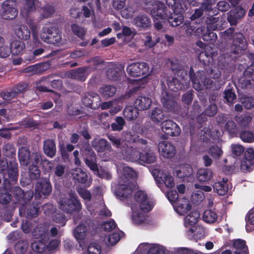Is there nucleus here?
<instances>
[{
  "mask_svg": "<svg viewBox=\"0 0 254 254\" xmlns=\"http://www.w3.org/2000/svg\"><path fill=\"white\" fill-rule=\"evenodd\" d=\"M134 24L140 29H145L150 26L151 21L149 17L145 15H139L133 19Z\"/></svg>",
  "mask_w": 254,
  "mask_h": 254,
  "instance_id": "obj_33",
  "label": "nucleus"
},
{
  "mask_svg": "<svg viewBox=\"0 0 254 254\" xmlns=\"http://www.w3.org/2000/svg\"><path fill=\"white\" fill-rule=\"evenodd\" d=\"M124 155L126 158V159L131 161H135L139 160V153L136 149L133 147H127Z\"/></svg>",
  "mask_w": 254,
  "mask_h": 254,
  "instance_id": "obj_45",
  "label": "nucleus"
},
{
  "mask_svg": "<svg viewBox=\"0 0 254 254\" xmlns=\"http://www.w3.org/2000/svg\"><path fill=\"white\" fill-rule=\"evenodd\" d=\"M86 254H100L101 253V247L95 243L90 244L87 249Z\"/></svg>",
  "mask_w": 254,
  "mask_h": 254,
  "instance_id": "obj_64",
  "label": "nucleus"
},
{
  "mask_svg": "<svg viewBox=\"0 0 254 254\" xmlns=\"http://www.w3.org/2000/svg\"><path fill=\"white\" fill-rule=\"evenodd\" d=\"M158 149L161 156L166 158L173 157L176 153L175 146L166 141H162L159 143Z\"/></svg>",
  "mask_w": 254,
  "mask_h": 254,
  "instance_id": "obj_13",
  "label": "nucleus"
},
{
  "mask_svg": "<svg viewBox=\"0 0 254 254\" xmlns=\"http://www.w3.org/2000/svg\"><path fill=\"white\" fill-rule=\"evenodd\" d=\"M123 115L127 120H134L138 116V110L135 106H127L123 111Z\"/></svg>",
  "mask_w": 254,
  "mask_h": 254,
  "instance_id": "obj_37",
  "label": "nucleus"
},
{
  "mask_svg": "<svg viewBox=\"0 0 254 254\" xmlns=\"http://www.w3.org/2000/svg\"><path fill=\"white\" fill-rule=\"evenodd\" d=\"M147 254H165V250L162 246L152 244L149 246Z\"/></svg>",
  "mask_w": 254,
  "mask_h": 254,
  "instance_id": "obj_56",
  "label": "nucleus"
},
{
  "mask_svg": "<svg viewBox=\"0 0 254 254\" xmlns=\"http://www.w3.org/2000/svg\"><path fill=\"white\" fill-rule=\"evenodd\" d=\"M124 70L123 64H111L107 70V76L111 80H117L123 73Z\"/></svg>",
  "mask_w": 254,
  "mask_h": 254,
  "instance_id": "obj_16",
  "label": "nucleus"
},
{
  "mask_svg": "<svg viewBox=\"0 0 254 254\" xmlns=\"http://www.w3.org/2000/svg\"><path fill=\"white\" fill-rule=\"evenodd\" d=\"M130 141L136 143L138 146L140 147L142 149H145V152H140L139 160L143 162L146 163H152L156 160V157L154 153L150 147L147 145V141L143 139L140 138L138 135H132L130 138Z\"/></svg>",
  "mask_w": 254,
  "mask_h": 254,
  "instance_id": "obj_3",
  "label": "nucleus"
},
{
  "mask_svg": "<svg viewBox=\"0 0 254 254\" xmlns=\"http://www.w3.org/2000/svg\"><path fill=\"white\" fill-rule=\"evenodd\" d=\"M236 120L240 127L246 128L249 127L252 121V117L249 115H241L236 117Z\"/></svg>",
  "mask_w": 254,
  "mask_h": 254,
  "instance_id": "obj_44",
  "label": "nucleus"
},
{
  "mask_svg": "<svg viewBox=\"0 0 254 254\" xmlns=\"http://www.w3.org/2000/svg\"><path fill=\"white\" fill-rule=\"evenodd\" d=\"M100 96L94 92L86 93L82 98V102L85 106L94 109L100 107Z\"/></svg>",
  "mask_w": 254,
  "mask_h": 254,
  "instance_id": "obj_15",
  "label": "nucleus"
},
{
  "mask_svg": "<svg viewBox=\"0 0 254 254\" xmlns=\"http://www.w3.org/2000/svg\"><path fill=\"white\" fill-rule=\"evenodd\" d=\"M190 76L192 82L193 87L196 90H201L203 87L206 89H210L213 86V80L206 77L203 71H199L194 74L192 69L190 68Z\"/></svg>",
  "mask_w": 254,
  "mask_h": 254,
  "instance_id": "obj_4",
  "label": "nucleus"
},
{
  "mask_svg": "<svg viewBox=\"0 0 254 254\" xmlns=\"http://www.w3.org/2000/svg\"><path fill=\"white\" fill-rule=\"evenodd\" d=\"M116 88L110 85H105L99 89L100 94L106 99L113 97L116 94Z\"/></svg>",
  "mask_w": 254,
  "mask_h": 254,
  "instance_id": "obj_43",
  "label": "nucleus"
},
{
  "mask_svg": "<svg viewBox=\"0 0 254 254\" xmlns=\"http://www.w3.org/2000/svg\"><path fill=\"white\" fill-rule=\"evenodd\" d=\"M83 155L84 161L87 166L93 172H98L95 153L94 151H91V154H84Z\"/></svg>",
  "mask_w": 254,
  "mask_h": 254,
  "instance_id": "obj_35",
  "label": "nucleus"
},
{
  "mask_svg": "<svg viewBox=\"0 0 254 254\" xmlns=\"http://www.w3.org/2000/svg\"><path fill=\"white\" fill-rule=\"evenodd\" d=\"M55 12V9L52 5L47 4L40 9L42 18H47L52 16Z\"/></svg>",
  "mask_w": 254,
  "mask_h": 254,
  "instance_id": "obj_53",
  "label": "nucleus"
},
{
  "mask_svg": "<svg viewBox=\"0 0 254 254\" xmlns=\"http://www.w3.org/2000/svg\"><path fill=\"white\" fill-rule=\"evenodd\" d=\"M13 32L16 36L21 41H26L30 37L31 32L25 25H16L14 28Z\"/></svg>",
  "mask_w": 254,
  "mask_h": 254,
  "instance_id": "obj_21",
  "label": "nucleus"
},
{
  "mask_svg": "<svg viewBox=\"0 0 254 254\" xmlns=\"http://www.w3.org/2000/svg\"><path fill=\"white\" fill-rule=\"evenodd\" d=\"M219 18L218 17H215L214 16H208L205 20V22L207 25V29L208 30H220L221 29V27L223 28L222 26H221L220 27L218 26V24L217 22L218 21ZM222 25H224L226 24V22L225 20L223 21L222 23Z\"/></svg>",
  "mask_w": 254,
  "mask_h": 254,
  "instance_id": "obj_32",
  "label": "nucleus"
},
{
  "mask_svg": "<svg viewBox=\"0 0 254 254\" xmlns=\"http://www.w3.org/2000/svg\"><path fill=\"white\" fill-rule=\"evenodd\" d=\"M35 0H26L21 8V12L23 14H27L28 12L34 11L35 9Z\"/></svg>",
  "mask_w": 254,
  "mask_h": 254,
  "instance_id": "obj_55",
  "label": "nucleus"
},
{
  "mask_svg": "<svg viewBox=\"0 0 254 254\" xmlns=\"http://www.w3.org/2000/svg\"><path fill=\"white\" fill-rule=\"evenodd\" d=\"M159 38L158 37L155 39L153 40L150 34H147L145 36V39H144V44L146 47L151 48L155 46L157 43L159 42Z\"/></svg>",
  "mask_w": 254,
  "mask_h": 254,
  "instance_id": "obj_59",
  "label": "nucleus"
},
{
  "mask_svg": "<svg viewBox=\"0 0 254 254\" xmlns=\"http://www.w3.org/2000/svg\"><path fill=\"white\" fill-rule=\"evenodd\" d=\"M49 67V64H48L43 63L29 66L24 69V72L32 74H40L46 70Z\"/></svg>",
  "mask_w": 254,
  "mask_h": 254,
  "instance_id": "obj_30",
  "label": "nucleus"
},
{
  "mask_svg": "<svg viewBox=\"0 0 254 254\" xmlns=\"http://www.w3.org/2000/svg\"><path fill=\"white\" fill-rule=\"evenodd\" d=\"M151 104L152 100L150 98L145 96H139L134 101V106L138 111H144L149 109Z\"/></svg>",
  "mask_w": 254,
  "mask_h": 254,
  "instance_id": "obj_24",
  "label": "nucleus"
},
{
  "mask_svg": "<svg viewBox=\"0 0 254 254\" xmlns=\"http://www.w3.org/2000/svg\"><path fill=\"white\" fill-rule=\"evenodd\" d=\"M27 87L26 83H22L14 86L10 91L2 93L1 96L4 100H9L15 97L18 93L24 92Z\"/></svg>",
  "mask_w": 254,
  "mask_h": 254,
  "instance_id": "obj_22",
  "label": "nucleus"
},
{
  "mask_svg": "<svg viewBox=\"0 0 254 254\" xmlns=\"http://www.w3.org/2000/svg\"><path fill=\"white\" fill-rule=\"evenodd\" d=\"M134 202L131 204V206L136 207L137 209L141 211L148 212L153 207V202L149 199L146 193L143 191L138 190L134 195Z\"/></svg>",
  "mask_w": 254,
  "mask_h": 254,
  "instance_id": "obj_5",
  "label": "nucleus"
},
{
  "mask_svg": "<svg viewBox=\"0 0 254 254\" xmlns=\"http://www.w3.org/2000/svg\"><path fill=\"white\" fill-rule=\"evenodd\" d=\"M174 13L168 15L167 20L172 26H177L180 25L183 21L184 16L182 13L184 12V8L183 7V11L181 12H177L174 9H172Z\"/></svg>",
  "mask_w": 254,
  "mask_h": 254,
  "instance_id": "obj_36",
  "label": "nucleus"
},
{
  "mask_svg": "<svg viewBox=\"0 0 254 254\" xmlns=\"http://www.w3.org/2000/svg\"><path fill=\"white\" fill-rule=\"evenodd\" d=\"M150 119L155 123H159L165 118V114L161 108H154L151 111Z\"/></svg>",
  "mask_w": 254,
  "mask_h": 254,
  "instance_id": "obj_38",
  "label": "nucleus"
},
{
  "mask_svg": "<svg viewBox=\"0 0 254 254\" xmlns=\"http://www.w3.org/2000/svg\"><path fill=\"white\" fill-rule=\"evenodd\" d=\"M132 210L131 219L133 223L141 225L147 222V215L146 212L141 211L136 207L130 206Z\"/></svg>",
  "mask_w": 254,
  "mask_h": 254,
  "instance_id": "obj_19",
  "label": "nucleus"
},
{
  "mask_svg": "<svg viewBox=\"0 0 254 254\" xmlns=\"http://www.w3.org/2000/svg\"><path fill=\"white\" fill-rule=\"evenodd\" d=\"M28 248V243L26 241L18 242L15 246V252L17 254H24Z\"/></svg>",
  "mask_w": 254,
  "mask_h": 254,
  "instance_id": "obj_57",
  "label": "nucleus"
},
{
  "mask_svg": "<svg viewBox=\"0 0 254 254\" xmlns=\"http://www.w3.org/2000/svg\"><path fill=\"white\" fill-rule=\"evenodd\" d=\"M29 176L31 179H38L40 176V171L37 165H30L29 167Z\"/></svg>",
  "mask_w": 254,
  "mask_h": 254,
  "instance_id": "obj_61",
  "label": "nucleus"
},
{
  "mask_svg": "<svg viewBox=\"0 0 254 254\" xmlns=\"http://www.w3.org/2000/svg\"><path fill=\"white\" fill-rule=\"evenodd\" d=\"M162 130L167 135L170 136H178L180 134V127L173 121L167 120L161 123Z\"/></svg>",
  "mask_w": 254,
  "mask_h": 254,
  "instance_id": "obj_12",
  "label": "nucleus"
},
{
  "mask_svg": "<svg viewBox=\"0 0 254 254\" xmlns=\"http://www.w3.org/2000/svg\"><path fill=\"white\" fill-rule=\"evenodd\" d=\"M189 232L193 234L192 237L195 240L201 239L205 236L204 228L199 225L191 227L189 230Z\"/></svg>",
  "mask_w": 254,
  "mask_h": 254,
  "instance_id": "obj_47",
  "label": "nucleus"
},
{
  "mask_svg": "<svg viewBox=\"0 0 254 254\" xmlns=\"http://www.w3.org/2000/svg\"><path fill=\"white\" fill-rule=\"evenodd\" d=\"M48 241L41 240L35 241L31 244L32 249L37 253H43L46 247L47 246V243Z\"/></svg>",
  "mask_w": 254,
  "mask_h": 254,
  "instance_id": "obj_48",
  "label": "nucleus"
},
{
  "mask_svg": "<svg viewBox=\"0 0 254 254\" xmlns=\"http://www.w3.org/2000/svg\"><path fill=\"white\" fill-rule=\"evenodd\" d=\"M126 70L127 73L133 77L146 76L149 73V65L144 62L130 64L127 66Z\"/></svg>",
  "mask_w": 254,
  "mask_h": 254,
  "instance_id": "obj_7",
  "label": "nucleus"
},
{
  "mask_svg": "<svg viewBox=\"0 0 254 254\" xmlns=\"http://www.w3.org/2000/svg\"><path fill=\"white\" fill-rule=\"evenodd\" d=\"M203 221L208 224L214 223L217 219L216 212L212 210H206L202 215Z\"/></svg>",
  "mask_w": 254,
  "mask_h": 254,
  "instance_id": "obj_46",
  "label": "nucleus"
},
{
  "mask_svg": "<svg viewBox=\"0 0 254 254\" xmlns=\"http://www.w3.org/2000/svg\"><path fill=\"white\" fill-rule=\"evenodd\" d=\"M232 251L234 254H249L248 248L246 242L242 239H236L233 241Z\"/></svg>",
  "mask_w": 254,
  "mask_h": 254,
  "instance_id": "obj_23",
  "label": "nucleus"
},
{
  "mask_svg": "<svg viewBox=\"0 0 254 254\" xmlns=\"http://www.w3.org/2000/svg\"><path fill=\"white\" fill-rule=\"evenodd\" d=\"M11 53L14 55L22 54L25 49V44L22 41L14 40L10 44Z\"/></svg>",
  "mask_w": 254,
  "mask_h": 254,
  "instance_id": "obj_34",
  "label": "nucleus"
},
{
  "mask_svg": "<svg viewBox=\"0 0 254 254\" xmlns=\"http://www.w3.org/2000/svg\"><path fill=\"white\" fill-rule=\"evenodd\" d=\"M71 28L72 32L75 35L82 39L83 38L86 33V30L84 28L77 24H73L71 26Z\"/></svg>",
  "mask_w": 254,
  "mask_h": 254,
  "instance_id": "obj_58",
  "label": "nucleus"
},
{
  "mask_svg": "<svg viewBox=\"0 0 254 254\" xmlns=\"http://www.w3.org/2000/svg\"><path fill=\"white\" fill-rule=\"evenodd\" d=\"M32 236L35 239L40 238L42 240L49 241L48 228L42 224L38 225L32 232Z\"/></svg>",
  "mask_w": 254,
  "mask_h": 254,
  "instance_id": "obj_20",
  "label": "nucleus"
},
{
  "mask_svg": "<svg viewBox=\"0 0 254 254\" xmlns=\"http://www.w3.org/2000/svg\"><path fill=\"white\" fill-rule=\"evenodd\" d=\"M233 42L231 51L234 54H239L246 49L247 44L244 35L241 33H236L233 35Z\"/></svg>",
  "mask_w": 254,
  "mask_h": 254,
  "instance_id": "obj_10",
  "label": "nucleus"
},
{
  "mask_svg": "<svg viewBox=\"0 0 254 254\" xmlns=\"http://www.w3.org/2000/svg\"><path fill=\"white\" fill-rule=\"evenodd\" d=\"M153 4L158 6H166L167 3L169 6H171L172 9H174L177 12L183 11V5L180 3H177L176 0H157L156 3L152 2Z\"/></svg>",
  "mask_w": 254,
  "mask_h": 254,
  "instance_id": "obj_29",
  "label": "nucleus"
},
{
  "mask_svg": "<svg viewBox=\"0 0 254 254\" xmlns=\"http://www.w3.org/2000/svg\"><path fill=\"white\" fill-rule=\"evenodd\" d=\"M90 71L91 68L89 67H80L67 72L66 76L68 78L84 81Z\"/></svg>",
  "mask_w": 254,
  "mask_h": 254,
  "instance_id": "obj_17",
  "label": "nucleus"
},
{
  "mask_svg": "<svg viewBox=\"0 0 254 254\" xmlns=\"http://www.w3.org/2000/svg\"><path fill=\"white\" fill-rule=\"evenodd\" d=\"M213 175L211 170L208 168L199 169L197 172V178L200 182H204L210 180Z\"/></svg>",
  "mask_w": 254,
  "mask_h": 254,
  "instance_id": "obj_40",
  "label": "nucleus"
},
{
  "mask_svg": "<svg viewBox=\"0 0 254 254\" xmlns=\"http://www.w3.org/2000/svg\"><path fill=\"white\" fill-rule=\"evenodd\" d=\"M161 102L164 107L169 110H173L176 106V102L174 96L164 91L162 94Z\"/></svg>",
  "mask_w": 254,
  "mask_h": 254,
  "instance_id": "obj_25",
  "label": "nucleus"
},
{
  "mask_svg": "<svg viewBox=\"0 0 254 254\" xmlns=\"http://www.w3.org/2000/svg\"><path fill=\"white\" fill-rule=\"evenodd\" d=\"M200 218V214L197 211H193L190 213L185 218V225L186 226L195 225Z\"/></svg>",
  "mask_w": 254,
  "mask_h": 254,
  "instance_id": "obj_42",
  "label": "nucleus"
},
{
  "mask_svg": "<svg viewBox=\"0 0 254 254\" xmlns=\"http://www.w3.org/2000/svg\"><path fill=\"white\" fill-rule=\"evenodd\" d=\"M146 9L149 11L152 17L156 20H166L168 13L166 6H158L153 4L150 1L146 2Z\"/></svg>",
  "mask_w": 254,
  "mask_h": 254,
  "instance_id": "obj_8",
  "label": "nucleus"
},
{
  "mask_svg": "<svg viewBox=\"0 0 254 254\" xmlns=\"http://www.w3.org/2000/svg\"><path fill=\"white\" fill-rule=\"evenodd\" d=\"M136 176V172L131 168L128 166L123 167L116 192L117 196L121 199L128 198L131 194L132 190L136 188V183L133 180Z\"/></svg>",
  "mask_w": 254,
  "mask_h": 254,
  "instance_id": "obj_1",
  "label": "nucleus"
},
{
  "mask_svg": "<svg viewBox=\"0 0 254 254\" xmlns=\"http://www.w3.org/2000/svg\"><path fill=\"white\" fill-rule=\"evenodd\" d=\"M190 209L191 205L189 200L186 198L179 199L175 206V210L181 215H184Z\"/></svg>",
  "mask_w": 254,
  "mask_h": 254,
  "instance_id": "obj_26",
  "label": "nucleus"
},
{
  "mask_svg": "<svg viewBox=\"0 0 254 254\" xmlns=\"http://www.w3.org/2000/svg\"><path fill=\"white\" fill-rule=\"evenodd\" d=\"M31 156L30 152L27 147H21L18 151L19 161L21 166L27 167L30 164Z\"/></svg>",
  "mask_w": 254,
  "mask_h": 254,
  "instance_id": "obj_28",
  "label": "nucleus"
},
{
  "mask_svg": "<svg viewBox=\"0 0 254 254\" xmlns=\"http://www.w3.org/2000/svg\"><path fill=\"white\" fill-rule=\"evenodd\" d=\"M161 180L164 183L166 186L168 188H172L175 186V183L174 178L169 174H163L162 179H161Z\"/></svg>",
  "mask_w": 254,
  "mask_h": 254,
  "instance_id": "obj_62",
  "label": "nucleus"
},
{
  "mask_svg": "<svg viewBox=\"0 0 254 254\" xmlns=\"http://www.w3.org/2000/svg\"><path fill=\"white\" fill-rule=\"evenodd\" d=\"M211 31L207 29V32L203 34L202 39L204 41L212 43L216 40L217 38L216 34Z\"/></svg>",
  "mask_w": 254,
  "mask_h": 254,
  "instance_id": "obj_63",
  "label": "nucleus"
},
{
  "mask_svg": "<svg viewBox=\"0 0 254 254\" xmlns=\"http://www.w3.org/2000/svg\"><path fill=\"white\" fill-rule=\"evenodd\" d=\"M18 13L16 8V2L13 0H6L3 2L1 16L3 19L11 20L14 19Z\"/></svg>",
  "mask_w": 254,
  "mask_h": 254,
  "instance_id": "obj_9",
  "label": "nucleus"
},
{
  "mask_svg": "<svg viewBox=\"0 0 254 254\" xmlns=\"http://www.w3.org/2000/svg\"><path fill=\"white\" fill-rule=\"evenodd\" d=\"M87 232L86 227L83 224H79L74 230V235L77 240H83Z\"/></svg>",
  "mask_w": 254,
  "mask_h": 254,
  "instance_id": "obj_50",
  "label": "nucleus"
},
{
  "mask_svg": "<svg viewBox=\"0 0 254 254\" xmlns=\"http://www.w3.org/2000/svg\"><path fill=\"white\" fill-rule=\"evenodd\" d=\"M207 152L214 159H219L223 154L221 147L217 145L211 146L207 150Z\"/></svg>",
  "mask_w": 254,
  "mask_h": 254,
  "instance_id": "obj_52",
  "label": "nucleus"
},
{
  "mask_svg": "<svg viewBox=\"0 0 254 254\" xmlns=\"http://www.w3.org/2000/svg\"><path fill=\"white\" fill-rule=\"evenodd\" d=\"M193 173L192 167L188 164L183 165L177 168L174 174L179 178L185 179L191 176Z\"/></svg>",
  "mask_w": 254,
  "mask_h": 254,
  "instance_id": "obj_27",
  "label": "nucleus"
},
{
  "mask_svg": "<svg viewBox=\"0 0 254 254\" xmlns=\"http://www.w3.org/2000/svg\"><path fill=\"white\" fill-rule=\"evenodd\" d=\"M214 190L220 195H224L228 190V185L226 181L215 183L213 186Z\"/></svg>",
  "mask_w": 254,
  "mask_h": 254,
  "instance_id": "obj_49",
  "label": "nucleus"
},
{
  "mask_svg": "<svg viewBox=\"0 0 254 254\" xmlns=\"http://www.w3.org/2000/svg\"><path fill=\"white\" fill-rule=\"evenodd\" d=\"M240 102L247 109H250L254 107V99L251 97H242Z\"/></svg>",
  "mask_w": 254,
  "mask_h": 254,
  "instance_id": "obj_60",
  "label": "nucleus"
},
{
  "mask_svg": "<svg viewBox=\"0 0 254 254\" xmlns=\"http://www.w3.org/2000/svg\"><path fill=\"white\" fill-rule=\"evenodd\" d=\"M43 150L44 153L50 158H53L56 152V147L55 142L51 139H47L43 142Z\"/></svg>",
  "mask_w": 254,
  "mask_h": 254,
  "instance_id": "obj_31",
  "label": "nucleus"
},
{
  "mask_svg": "<svg viewBox=\"0 0 254 254\" xmlns=\"http://www.w3.org/2000/svg\"><path fill=\"white\" fill-rule=\"evenodd\" d=\"M60 209L67 213L79 211L81 204L74 193H69L61 197L59 201Z\"/></svg>",
  "mask_w": 254,
  "mask_h": 254,
  "instance_id": "obj_2",
  "label": "nucleus"
},
{
  "mask_svg": "<svg viewBox=\"0 0 254 254\" xmlns=\"http://www.w3.org/2000/svg\"><path fill=\"white\" fill-rule=\"evenodd\" d=\"M52 192V186L49 181L43 180L38 182L35 186V197L40 199L42 195H49Z\"/></svg>",
  "mask_w": 254,
  "mask_h": 254,
  "instance_id": "obj_11",
  "label": "nucleus"
},
{
  "mask_svg": "<svg viewBox=\"0 0 254 254\" xmlns=\"http://www.w3.org/2000/svg\"><path fill=\"white\" fill-rule=\"evenodd\" d=\"M240 137L245 142H254V134L250 130L242 131L240 133Z\"/></svg>",
  "mask_w": 254,
  "mask_h": 254,
  "instance_id": "obj_54",
  "label": "nucleus"
},
{
  "mask_svg": "<svg viewBox=\"0 0 254 254\" xmlns=\"http://www.w3.org/2000/svg\"><path fill=\"white\" fill-rule=\"evenodd\" d=\"M125 125V121L123 117H117L115 122L111 124V127L113 131L122 130Z\"/></svg>",
  "mask_w": 254,
  "mask_h": 254,
  "instance_id": "obj_51",
  "label": "nucleus"
},
{
  "mask_svg": "<svg viewBox=\"0 0 254 254\" xmlns=\"http://www.w3.org/2000/svg\"><path fill=\"white\" fill-rule=\"evenodd\" d=\"M178 78L169 77L167 79V83L168 88L174 92H177L185 88L187 84V81L185 80L187 76V72L184 70H179L177 71Z\"/></svg>",
  "mask_w": 254,
  "mask_h": 254,
  "instance_id": "obj_6",
  "label": "nucleus"
},
{
  "mask_svg": "<svg viewBox=\"0 0 254 254\" xmlns=\"http://www.w3.org/2000/svg\"><path fill=\"white\" fill-rule=\"evenodd\" d=\"M71 174L73 179L79 183L84 184L87 181L88 177L87 174L80 168L72 169Z\"/></svg>",
  "mask_w": 254,
  "mask_h": 254,
  "instance_id": "obj_39",
  "label": "nucleus"
},
{
  "mask_svg": "<svg viewBox=\"0 0 254 254\" xmlns=\"http://www.w3.org/2000/svg\"><path fill=\"white\" fill-rule=\"evenodd\" d=\"M91 145L98 152H103L105 150L113 151L111 144L104 138H94L91 141Z\"/></svg>",
  "mask_w": 254,
  "mask_h": 254,
  "instance_id": "obj_18",
  "label": "nucleus"
},
{
  "mask_svg": "<svg viewBox=\"0 0 254 254\" xmlns=\"http://www.w3.org/2000/svg\"><path fill=\"white\" fill-rule=\"evenodd\" d=\"M54 27L44 26L40 33V37L45 42L55 45L60 43V38L58 36L57 40H54Z\"/></svg>",
  "mask_w": 254,
  "mask_h": 254,
  "instance_id": "obj_14",
  "label": "nucleus"
},
{
  "mask_svg": "<svg viewBox=\"0 0 254 254\" xmlns=\"http://www.w3.org/2000/svg\"><path fill=\"white\" fill-rule=\"evenodd\" d=\"M39 209V207L36 206H30L25 211L24 207L21 206L19 209V213L28 218L35 217L38 215Z\"/></svg>",
  "mask_w": 254,
  "mask_h": 254,
  "instance_id": "obj_41",
  "label": "nucleus"
}]
</instances>
